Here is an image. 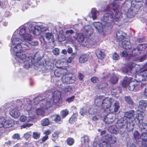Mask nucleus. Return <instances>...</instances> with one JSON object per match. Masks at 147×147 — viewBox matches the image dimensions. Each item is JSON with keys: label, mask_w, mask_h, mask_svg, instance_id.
Wrapping results in <instances>:
<instances>
[{"label": "nucleus", "mask_w": 147, "mask_h": 147, "mask_svg": "<svg viewBox=\"0 0 147 147\" xmlns=\"http://www.w3.org/2000/svg\"><path fill=\"white\" fill-rule=\"evenodd\" d=\"M66 142L67 145L69 146H71L74 144L75 140L73 138L69 137L67 139Z\"/></svg>", "instance_id": "c756f323"}, {"label": "nucleus", "mask_w": 147, "mask_h": 147, "mask_svg": "<svg viewBox=\"0 0 147 147\" xmlns=\"http://www.w3.org/2000/svg\"><path fill=\"white\" fill-rule=\"evenodd\" d=\"M134 139L136 141V143L140 141L141 136H140L139 133L136 130H135L134 134Z\"/></svg>", "instance_id": "a878e982"}, {"label": "nucleus", "mask_w": 147, "mask_h": 147, "mask_svg": "<svg viewBox=\"0 0 147 147\" xmlns=\"http://www.w3.org/2000/svg\"><path fill=\"white\" fill-rule=\"evenodd\" d=\"M123 48L126 50H129L131 48V44L129 41L125 40L122 41L121 43Z\"/></svg>", "instance_id": "a211bd4d"}, {"label": "nucleus", "mask_w": 147, "mask_h": 147, "mask_svg": "<svg viewBox=\"0 0 147 147\" xmlns=\"http://www.w3.org/2000/svg\"><path fill=\"white\" fill-rule=\"evenodd\" d=\"M124 98L125 101L129 104L131 105H133L134 102L131 98V97L129 96H125L124 97Z\"/></svg>", "instance_id": "f704fd0d"}, {"label": "nucleus", "mask_w": 147, "mask_h": 147, "mask_svg": "<svg viewBox=\"0 0 147 147\" xmlns=\"http://www.w3.org/2000/svg\"><path fill=\"white\" fill-rule=\"evenodd\" d=\"M75 97L74 95H73L71 97L67 98L65 100V101L66 102L70 103L74 101Z\"/></svg>", "instance_id": "3c124183"}, {"label": "nucleus", "mask_w": 147, "mask_h": 147, "mask_svg": "<svg viewBox=\"0 0 147 147\" xmlns=\"http://www.w3.org/2000/svg\"><path fill=\"white\" fill-rule=\"evenodd\" d=\"M121 0H114L111 3L113 7L111 8L110 4L107 5L103 12L104 15L101 19L102 23L107 27L112 26L114 22H117L122 17V13L120 11L119 5V1Z\"/></svg>", "instance_id": "f257e3e1"}, {"label": "nucleus", "mask_w": 147, "mask_h": 147, "mask_svg": "<svg viewBox=\"0 0 147 147\" xmlns=\"http://www.w3.org/2000/svg\"><path fill=\"white\" fill-rule=\"evenodd\" d=\"M84 37L82 33H79L77 36V40L79 43L82 44L84 40Z\"/></svg>", "instance_id": "bb28decb"}, {"label": "nucleus", "mask_w": 147, "mask_h": 147, "mask_svg": "<svg viewBox=\"0 0 147 147\" xmlns=\"http://www.w3.org/2000/svg\"><path fill=\"white\" fill-rule=\"evenodd\" d=\"M54 120L55 122L58 124H61L62 122V121L61 119V116L58 114L55 115Z\"/></svg>", "instance_id": "72a5a7b5"}, {"label": "nucleus", "mask_w": 147, "mask_h": 147, "mask_svg": "<svg viewBox=\"0 0 147 147\" xmlns=\"http://www.w3.org/2000/svg\"><path fill=\"white\" fill-rule=\"evenodd\" d=\"M134 85V82H132V80L129 82L128 84V86L129 90L131 91L134 90L135 88Z\"/></svg>", "instance_id": "a19ab883"}, {"label": "nucleus", "mask_w": 147, "mask_h": 147, "mask_svg": "<svg viewBox=\"0 0 147 147\" xmlns=\"http://www.w3.org/2000/svg\"><path fill=\"white\" fill-rule=\"evenodd\" d=\"M125 123L126 124V126H125V129H126V130L129 132L131 131L134 129V127L135 126V124H133V123H130L128 122L127 121H126Z\"/></svg>", "instance_id": "6ab92c4d"}, {"label": "nucleus", "mask_w": 147, "mask_h": 147, "mask_svg": "<svg viewBox=\"0 0 147 147\" xmlns=\"http://www.w3.org/2000/svg\"><path fill=\"white\" fill-rule=\"evenodd\" d=\"M112 98L108 97L104 98L103 103L102 105V107L105 111L106 109L110 108L112 104Z\"/></svg>", "instance_id": "39448f33"}, {"label": "nucleus", "mask_w": 147, "mask_h": 147, "mask_svg": "<svg viewBox=\"0 0 147 147\" xmlns=\"http://www.w3.org/2000/svg\"><path fill=\"white\" fill-rule=\"evenodd\" d=\"M132 53L133 55L136 56L139 55L140 53V51L137 47L133 49L132 51Z\"/></svg>", "instance_id": "ea45409f"}, {"label": "nucleus", "mask_w": 147, "mask_h": 147, "mask_svg": "<svg viewBox=\"0 0 147 147\" xmlns=\"http://www.w3.org/2000/svg\"><path fill=\"white\" fill-rule=\"evenodd\" d=\"M31 131L26 133L24 134V137L26 139H28L31 136Z\"/></svg>", "instance_id": "052dcab7"}, {"label": "nucleus", "mask_w": 147, "mask_h": 147, "mask_svg": "<svg viewBox=\"0 0 147 147\" xmlns=\"http://www.w3.org/2000/svg\"><path fill=\"white\" fill-rule=\"evenodd\" d=\"M140 115H142L140 114L139 113L137 114L134 118V120L132 122L133 124H135V125H138L139 123L140 120L139 117Z\"/></svg>", "instance_id": "c85d7f7f"}, {"label": "nucleus", "mask_w": 147, "mask_h": 147, "mask_svg": "<svg viewBox=\"0 0 147 147\" xmlns=\"http://www.w3.org/2000/svg\"><path fill=\"white\" fill-rule=\"evenodd\" d=\"M147 57V52L146 54L142 55L140 59V61H142L144 60Z\"/></svg>", "instance_id": "774afa93"}, {"label": "nucleus", "mask_w": 147, "mask_h": 147, "mask_svg": "<svg viewBox=\"0 0 147 147\" xmlns=\"http://www.w3.org/2000/svg\"><path fill=\"white\" fill-rule=\"evenodd\" d=\"M115 126L117 129H119L124 128L125 127V124H124V121L122 119L118 120Z\"/></svg>", "instance_id": "2eb2a0df"}, {"label": "nucleus", "mask_w": 147, "mask_h": 147, "mask_svg": "<svg viewBox=\"0 0 147 147\" xmlns=\"http://www.w3.org/2000/svg\"><path fill=\"white\" fill-rule=\"evenodd\" d=\"M108 84L107 83L104 82L100 84L99 85H97V87L100 89H103L107 87Z\"/></svg>", "instance_id": "c03bdc74"}, {"label": "nucleus", "mask_w": 147, "mask_h": 147, "mask_svg": "<svg viewBox=\"0 0 147 147\" xmlns=\"http://www.w3.org/2000/svg\"><path fill=\"white\" fill-rule=\"evenodd\" d=\"M93 25L99 33L103 32V29L102 27V24L100 22H94Z\"/></svg>", "instance_id": "f3484780"}, {"label": "nucleus", "mask_w": 147, "mask_h": 147, "mask_svg": "<svg viewBox=\"0 0 147 147\" xmlns=\"http://www.w3.org/2000/svg\"><path fill=\"white\" fill-rule=\"evenodd\" d=\"M53 54L56 55H58L59 53V49L57 48H55L53 50Z\"/></svg>", "instance_id": "680f3d73"}, {"label": "nucleus", "mask_w": 147, "mask_h": 147, "mask_svg": "<svg viewBox=\"0 0 147 147\" xmlns=\"http://www.w3.org/2000/svg\"><path fill=\"white\" fill-rule=\"evenodd\" d=\"M69 111L67 109L63 110L61 111V115L62 119L65 118L69 114Z\"/></svg>", "instance_id": "cd10ccee"}, {"label": "nucleus", "mask_w": 147, "mask_h": 147, "mask_svg": "<svg viewBox=\"0 0 147 147\" xmlns=\"http://www.w3.org/2000/svg\"><path fill=\"white\" fill-rule=\"evenodd\" d=\"M112 58L113 59L117 60L119 58V56L117 53H114L113 54Z\"/></svg>", "instance_id": "6e6d98bb"}, {"label": "nucleus", "mask_w": 147, "mask_h": 147, "mask_svg": "<svg viewBox=\"0 0 147 147\" xmlns=\"http://www.w3.org/2000/svg\"><path fill=\"white\" fill-rule=\"evenodd\" d=\"M139 129L142 133L146 132L147 131V124L142 123L139 125Z\"/></svg>", "instance_id": "b1692460"}, {"label": "nucleus", "mask_w": 147, "mask_h": 147, "mask_svg": "<svg viewBox=\"0 0 147 147\" xmlns=\"http://www.w3.org/2000/svg\"><path fill=\"white\" fill-rule=\"evenodd\" d=\"M141 137L142 140H147V133L146 132L142 133Z\"/></svg>", "instance_id": "bf43d9fd"}, {"label": "nucleus", "mask_w": 147, "mask_h": 147, "mask_svg": "<svg viewBox=\"0 0 147 147\" xmlns=\"http://www.w3.org/2000/svg\"><path fill=\"white\" fill-rule=\"evenodd\" d=\"M141 144L142 147H146L147 146V140H142Z\"/></svg>", "instance_id": "69168bd1"}, {"label": "nucleus", "mask_w": 147, "mask_h": 147, "mask_svg": "<svg viewBox=\"0 0 147 147\" xmlns=\"http://www.w3.org/2000/svg\"><path fill=\"white\" fill-rule=\"evenodd\" d=\"M37 26H30L29 30L30 33H32L34 35H38L40 34V30L36 28Z\"/></svg>", "instance_id": "9d476101"}, {"label": "nucleus", "mask_w": 147, "mask_h": 147, "mask_svg": "<svg viewBox=\"0 0 147 147\" xmlns=\"http://www.w3.org/2000/svg\"><path fill=\"white\" fill-rule=\"evenodd\" d=\"M116 36L117 41L121 42L125 38V33L123 31H118L116 33Z\"/></svg>", "instance_id": "9b49d317"}, {"label": "nucleus", "mask_w": 147, "mask_h": 147, "mask_svg": "<svg viewBox=\"0 0 147 147\" xmlns=\"http://www.w3.org/2000/svg\"><path fill=\"white\" fill-rule=\"evenodd\" d=\"M99 145L100 147H111V145L106 140L103 141L102 142L100 143Z\"/></svg>", "instance_id": "2f4dec72"}, {"label": "nucleus", "mask_w": 147, "mask_h": 147, "mask_svg": "<svg viewBox=\"0 0 147 147\" xmlns=\"http://www.w3.org/2000/svg\"><path fill=\"white\" fill-rule=\"evenodd\" d=\"M49 138L48 136H45L40 139V140H41V143H43L46 141Z\"/></svg>", "instance_id": "0e129e2a"}, {"label": "nucleus", "mask_w": 147, "mask_h": 147, "mask_svg": "<svg viewBox=\"0 0 147 147\" xmlns=\"http://www.w3.org/2000/svg\"><path fill=\"white\" fill-rule=\"evenodd\" d=\"M91 82L93 83H96L99 82L98 78L96 76H93L90 79Z\"/></svg>", "instance_id": "603ef678"}, {"label": "nucleus", "mask_w": 147, "mask_h": 147, "mask_svg": "<svg viewBox=\"0 0 147 147\" xmlns=\"http://www.w3.org/2000/svg\"><path fill=\"white\" fill-rule=\"evenodd\" d=\"M139 105L138 108V110L141 113H144L147 106V103L144 100H140L139 102Z\"/></svg>", "instance_id": "423d86ee"}, {"label": "nucleus", "mask_w": 147, "mask_h": 147, "mask_svg": "<svg viewBox=\"0 0 147 147\" xmlns=\"http://www.w3.org/2000/svg\"><path fill=\"white\" fill-rule=\"evenodd\" d=\"M105 140L107 142L111 144H113L116 142V139L114 136L109 134L105 136Z\"/></svg>", "instance_id": "1a4fd4ad"}, {"label": "nucleus", "mask_w": 147, "mask_h": 147, "mask_svg": "<svg viewBox=\"0 0 147 147\" xmlns=\"http://www.w3.org/2000/svg\"><path fill=\"white\" fill-rule=\"evenodd\" d=\"M12 138L13 139H16L17 140H19L20 139V136L18 134L16 133L13 134Z\"/></svg>", "instance_id": "4d7b16f0"}, {"label": "nucleus", "mask_w": 147, "mask_h": 147, "mask_svg": "<svg viewBox=\"0 0 147 147\" xmlns=\"http://www.w3.org/2000/svg\"><path fill=\"white\" fill-rule=\"evenodd\" d=\"M136 66H137V68H139L138 69H136V74H137L138 71L141 70L140 66L133 62L129 63L128 65L125 67H122L121 69L123 73H127L128 72L129 70L131 71V70Z\"/></svg>", "instance_id": "7ed1b4c3"}, {"label": "nucleus", "mask_w": 147, "mask_h": 147, "mask_svg": "<svg viewBox=\"0 0 147 147\" xmlns=\"http://www.w3.org/2000/svg\"><path fill=\"white\" fill-rule=\"evenodd\" d=\"M135 115V111L133 110H131L128 112H126L125 114V117L126 118L130 119L132 118H134Z\"/></svg>", "instance_id": "aec40b11"}, {"label": "nucleus", "mask_w": 147, "mask_h": 147, "mask_svg": "<svg viewBox=\"0 0 147 147\" xmlns=\"http://www.w3.org/2000/svg\"><path fill=\"white\" fill-rule=\"evenodd\" d=\"M31 36L30 34H25L22 37L24 40H30L31 39Z\"/></svg>", "instance_id": "de8ad7c7"}, {"label": "nucleus", "mask_w": 147, "mask_h": 147, "mask_svg": "<svg viewBox=\"0 0 147 147\" xmlns=\"http://www.w3.org/2000/svg\"><path fill=\"white\" fill-rule=\"evenodd\" d=\"M12 126L11 123L10 121L5 120V122L4 123L3 127L5 128H7Z\"/></svg>", "instance_id": "a18cd8bd"}, {"label": "nucleus", "mask_w": 147, "mask_h": 147, "mask_svg": "<svg viewBox=\"0 0 147 147\" xmlns=\"http://www.w3.org/2000/svg\"><path fill=\"white\" fill-rule=\"evenodd\" d=\"M72 90V88L71 86H67L63 88V90L65 93L71 92Z\"/></svg>", "instance_id": "5fc2aeb1"}, {"label": "nucleus", "mask_w": 147, "mask_h": 147, "mask_svg": "<svg viewBox=\"0 0 147 147\" xmlns=\"http://www.w3.org/2000/svg\"><path fill=\"white\" fill-rule=\"evenodd\" d=\"M132 79L131 78L125 77L122 83L123 87L124 88L126 87L127 86H128V84L132 80Z\"/></svg>", "instance_id": "4be33fe9"}, {"label": "nucleus", "mask_w": 147, "mask_h": 147, "mask_svg": "<svg viewBox=\"0 0 147 147\" xmlns=\"http://www.w3.org/2000/svg\"><path fill=\"white\" fill-rule=\"evenodd\" d=\"M44 99L40 100L39 97H37L35 98L34 100V102L35 104H38L40 101H42Z\"/></svg>", "instance_id": "13d9d810"}, {"label": "nucleus", "mask_w": 147, "mask_h": 147, "mask_svg": "<svg viewBox=\"0 0 147 147\" xmlns=\"http://www.w3.org/2000/svg\"><path fill=\"white\" fill-rule=\"evenodd\" d=\"M127 147H135V144L132 142L129 141L127 143Z\"/></svg>", "instance_id": "e2e57ef3"}, {"label": "nucleus", "mask_w": 147, "mask_h": 147, "mask_svg": "<svg viewBox=\"0 0 147 147\" xmlns=\"http://www.w3.org/2000/svg\"><path fill=\"white\" fill-rule=\"evenodd\" d=\"M26 34V27H23L20 29L19 34L21 36H22Z\"/></svg>", "instance_id": "09e8293b"}, {"label": "nucleus", "mask_w": 147, "mask_h": 147, "mask_svg": "<svg viewBox=\"0 0 147 147\" xmlns=\"http://www.w3.org/2000/svg\"><path fill=\"white\" fill-rule=\"evenodd\" d=\"M104 98V97L103 96H97L94 100L95 105L98 107L102 106Z\"/></svg>", "instance_id": "6e6552de"}, {"label": "nucleus", "mask_w": 147, "mask_h": 147, "mask_svg": "<svg viewBox=\"0 0 147 147\" xmlns=\"http://www.w3.org/2000/svg\"><path fill=\"white\" fill-rule=\"evenodd\" d=\"M146 71H147V68L142 70L140 72V74L138 75V76H140L142 78L141 80L142 81H147V72H146Z\"/></svg>", "instance_id": "4468645a"}, {"label": "nucleus", "mask_w": 147, "mask_h": 147, "mask_svg": "<svg viewBox=\"0 0 147 147\" xmlns=\"http://www.w3.org/2000/svg\"><path fill=\"white\" fill-rule=\"evenodd\" d=\"M76 117L74 115H72L69 120V123L71 124L74 123L76 121Z\"/></svg>", "instance_id": "864d4df0"}, {"label": "nucleus", "mask_w": 147, "mask_h": 147, "mask_svg": "<svg viewBox=\"0 0 147 147\" xmlns=\"http://www.w3.org/2000/svg\"><path fill=\"white\" fill-rule=\"evenodd\" d=\"M52 36V34L51 33H47L45 34V37L48 40L51 38Z\"/></svg>", "instance_id": "338daca9"}, {"label": "nucleus", "mask_w": 147, "mask_h": 147, "mask_svg": "<svg viewBox=\"0 0 147 147\" xmlns=\"http://www.w3.org/2000/svg\"><path fill=\"white\" fill-rule=\"evenodd\" d=\"M147 47V45L146 44H141L138 45L137 47L140 51L141 50L144 51L146 48Z\"/></svg>", "instance_id": "473e14b6"}, {"label": "nucleus", "mask_w": 147, "mask_h": 147, "mask_svg": "<svg viewBox=\"0 0 147 147\" xmlns=\"http://www.w3.org/2000/svg\"><path fill=\"white\" fill-rule=\"evenodd\" d=\"M91 13L92 15V18L93 20H95L97 18V14L98 11L95 8H92L91 10Z\"/></svg>", "instance_id": "c9c22d12"}, {"label": "nucleus", "mask_w": 147, "mask_h": 147, "mask_svg": "<svg viewBox=\"0 0 147 147\" xmlns=\"http://www.w3.org/2000/svg\"><path fill=\"white\" fill-rule=\"evenodd\" d=\"M5 122V119L3 116H0V128L3 127L4 123Z\"/></svg>", "instance_id": "79ce46f5"}, {"label": "nucleus", "mask_w": 147, "mask_h": 147, "mask_svg": "<svg viewBox=\"0 0 147 147\" xmlns=\"http://www.w3.org/2000/svg\"><path fill=\"white\" fill-rule=\"evenodd\" d=\"M53 102L55 105H58L62 102L61 92L58 90L55 91L53 93Z\"/></svg>", "instance_id": "20e7f679"}, {"label": "nucleus", "mask_w": 147, "mask_h": 147, "mask_svg": "<svg viewBox=\"0 0 147 147\" xmlns=\"http://www.w3.org/2000/svg\"><path fill=\"white\" fill-rule=\"evenodd\" d=\"M10 115L14 118H17L20 115V112L19 110L16 108L11 109L10 112Z\"/></svg>", "instance_id": "dca6fc26"}, {"label": "nucleus", "mask_w": 147, "mask_h": 147, "mask_svg": "<svg viewBox=\"0 0 147 147\" xmlns=\"http://www.w3.org/2000/svg\"><path fill=\"white\" fill-rule=\"evenodd\" d=\"M59 134V132L57 131H55L52 134V140L53 141H55L58 138Z\"/></svg>", "instance_id": "4c0bfd02"}, {"label": "nucleus", "mask_w": 147, "mask_h": 147, "mask_svg": "<svg viewBox=\"0 0 147 147\" xmlns=\"http://www.w3.org/2000/svg\"><path fill=\"white\" fill-rule=\"evenodd\" d=\"M113 109L111 108H109L110 113H113L114 112H117L120 107L119 103V102L116 101L113 106Z\"/></svg>", "instance_id": "ddd939ff"}, {"label": "nucleus", "mask_w": 147, "mask_h": 147, "mask_svg": "<svg viewBox=\"0 0 147 147\" xmlns=\"http://www.w3.org/2000/svg\"><path fill=\"white\" fill-rule=\"evenodd\" d=\"M21 40L18 37L15 38L12 40V44L13 45L15 44H20L19 43L21 42Z\"/></svg>", "instance_id": "49530a36"}, {"label": "nucleus", "mask_w": 147, "mask_h": 147, "mask_svg": "<svg viewBox=\"0 0 147 147\" xmlns=\"http://www.w3.org/2000/svg\"><path fill=\"white\" fill-rule=\"evenodd\" d=\"M95 53L96 56L98 59H102L105 58V55L100 50H96Z\"/></svg>", "instance_id": "393cba45"}, {"label": "nucleus", "mask_w": 147, "mask_h": 147, "mask_svg": "<svg viewBox=\"0 0 147 147\" xmlns=\"http://www.w3.org/2000/svg\"><path fill=\"white\" fill-rule=\"evenodd\" d=\"M89 58V55L87 54L82 55L79 59V62L80 63H83L87 61Z\"/></svg>", "instance_id": "f8f14e48"}, {"label": "nucleus", "mask_w": 147, "mask_h": 147, "mask_svg": "<svg viewBox=\"0 0 147 147\" xmlns=\"http://www.w3.org/2000/svg\"><path fill=\"white\" fill-rule=\"evenodd\" d=\"M118 78L115 76H112L110 79V82L112 84H115L117 82L118 80Z\"/></svg>", "instance_id": "58836bf2"}, {"label": "nucleus", "mask_w": 147, "mask_h": 147, "mask_svg": "<svg viewBox=\"0 0 147 147\" xmlns=\"http://www.w3.org/2000/svg\"><path fill=\"white\" fill-rule=\"evenodd\" d=\"M22 47L20 44H17L13 47V49L14 52L16 53V56L23 60V61H26V56L25 54L22 52Z\"/></svg>", "instance_id": "f03ea898"}, {"label": "nucleus", "mask_w": 147, "mask_h": 147, "mask_svg": "<svg viewBox=\"0 0 147 147\" xmlns=\"http://www.w3.org/2000/svg\"><path fill=\"white\" fill-rule=\"evenodd\" d=\"M40 133L39 132H34L32 133V137L34 139L37 140L39 139L40 136Z\"/></svg>", "instance_id": "e433bc0d"}, {"label": "nucleus", "mask_w": 147, "mask_h": 147, "mask_svg": "<svg viewBox=\"0 0 147 147\" xmlns=\"http://www.w3.org/2000/svg\"><path fill=\"white\" fill-rule=\"evenodd\" d=\"M135 14V12L134 13L133 11L130 10L129 11V10H128L127 13V16L129 18H131L134 17Z\"/></svg>", "instance_id": "37998d69"}, {"label": "nucleus", "mask_w": 147, "mask_h": 147, "mask_svg": "<svg viewBox=\"0 0 147 147\" xmlns=\"http://www.w3.org/2000/svg\"><path fill=\"white\" fill-rule=\"evenodd\" d=\"M66 69H61L60 70H56L54 72V75L57 77H60L62 75L65 74V71H67Z\"/></svg>", "instance_id": "412c9836"}, {"label": "nucleus", "mask_w": 147, "mask_h": 147, "mask_svg": "<svg viewBox=\"0 0 147 147\" xmlns=\"http://www.w3.org/2000/svg\"><path fill=\"white\" fill-rule=\"evenodd\" d=\"M41 124L43 126H47L50 124V121L48 118L43 119L41 121Z\"/></svg>", "instance_id": "7c9ffc66"}, {"label": "nucleus", "mask_w": 147, "mask_h": 147, "mask_svg": "<svg viewBox=\"0 0 147 147\" xmlns=\"http://www.w3.org/2000/svg\"><path fill=\"white\" fill-rule=\"evenodd\" d=\"M67 70L65 71V74H63L62 75L61 80L62 82L65 84H72L74 82V80L71 81L70 80V76H69V75L66 73Z\"/></svg>", "instance_id": "0eeeda50"}, {"label": "nucleus", "mask_w": 147, "mask_h": 147, "mask_svg": "<svg viewBox=\"0 0 147 147\" xmlns=\"http://www.w3.org/2000/svg\"><path fill=\"white\" fill-rule=\"evenodd\" d=\"M122 89L119 86L115 87L111 89V92L114 95H116L121 92Z\"/></svg>", "instance_id": "5701e85b"}, {"label": "nucleus", "mask_w": 147, "mask_h": 147, "mask_svg": "<svg viewBox=\"0 0 147 147\" xmlns=\"http://www.w3.org/2000/svg\"><path fill=\"white\" fill-rule=\"evenodd\" d=\"M82 138L83 139V142L84 143L88 144V143L89 141V139L88 136L84 135Z\"/></svg>", "instance_id": "8fccbe9b"}]
</instances>
